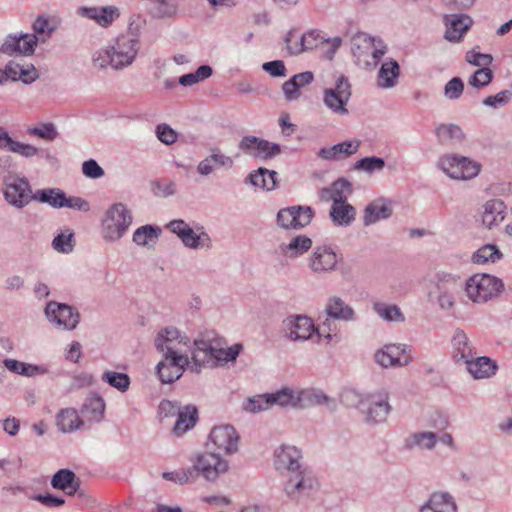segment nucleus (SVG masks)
I'll use <instances>...</instances> for the list:
<instances>
[{
    "instance_id": "60",
    "label": "nucleus",
    "mask_w": 512,
    "mask_h": 512,
    "mask_svg": "<svg viewBox=\"0 0 512 512\" xmlns=\"http://www.w3.org/2000/svg\"><path fill=\"white\" fill-rule=\"evenodd\" d=\"M27 132L29 135L37 136L47 141H53L58 136V132L52 123H44L39 126L29 128Z\"/></svg>"
},
{
    "instance_id": "32",
    "label": "nucleus",
    "mask_w": 512,
    "mask_h": 512,
    "mask_svg": "<svg viewBox=\"0 0 512 512\" xmlns=\"http://www.w3.org/2000/svg\"><path fill=\"white\" fill-rule=\"evenodd\" d=\"M324 312L332 319L346 322L355 319L354 309L338 296H332L327 300Z\"/></svg>"
},
{
    "instance_id": "34",
    "label": "nucleus",
    "mask_w": 512,
    "mask_h": 512,
    "mask_svg": "<svg viewBox=\"0 0 512 512\" xmlns=\"http://www.w3.org/2000/svg\"><path fill=\"white\" fill-rule=\"evenodd\" d=\"M312 240L306 235H297L288 243L279 245L280 252L289 259L298 258L307 253L312 248Z\"/></svg>"
},
{
    "instance_id": "64",
    "label": "nucleus",
    "mask_w": 512,
    "mask_h": 512,
    "mask_svg": "<svg viewBox=\"0 0 512 512\" xmlns=\"http://www.w3.org/2000/svg\"><path fill=\"white\" fill-rule=\"evenodd\" d=\"M464 89L463 81L459 77H454L448 81L444 87V95L451 100L458 99Z\"/></svg>"
},
{
    "instance_id": "38",
    "label": "nucleus",
    "mask_w": 512,
    "mask_h": 512,
    "mask_svg": "<svg viewBox=\"0 0 512 512\" xmlns=\"http://www.w3.org/2000/svg\"><path fill=\"white\" fill-rule=\"evenodd\" d=\"M56 425L63 433H71L81 428L84 422L73 408L61 409L56 416Z\"/></svg>"
},
{
    "instance_id": "43",
    "label": "nucleus",
    "mask_w": 512,
    "mask_h": 512,
    "mask_svg": "<svg viewBox=\"0 0 512 512\" xmlns=\"http://www.w3.org/2000/svg\"><path fill=\"white\" fill-rule=\"evenodd\" d=\"M271 405L282 408L298 409V389L283 387L276 392L270 393Z\"/></svg>"
},
{
    "instance_id": "2",
    "label": "nucleus",
    "mask_w": 512,
    "mask_h": 512,
    "mask_svg": "<svg viewBox=\"0 0 512 512\" xmlns=\"http://www.w3.org/2000/svg\"><path fill=\"white\" fill-rule=\"evenodd\" d=\"M390 392L381 387L366 394H359L355 390H346L342 394V401L346 405H357L369 425H378L386 422L392 411L389 402Z\"/></svg>"
},
{
    "instance_id": "25",
    "label": "nucleus",
    "mask_w": 512,
    "mask_h": 512,
    "mask_svg": "<svg viewBox=\"0 0 512 512\" xmlns=\"http://www.w3.org/2000/svg\"><path fill=\"white\" fill-rule=\"evenodd\" d=\"M393 213L391 201L385 198H378L370 202L363 212L364 226H370L381 220L388 219Z\"/></svg>"
},
{
    "instance_id": "61",
    "label": "nucleus",
    "mask_w": 512,
    "mask_h": 512,
    "mask_svg": "<svg viewBox=\"0 0 512 512\" xmlns=\"http://www.w3.org/2000/svg\"><path fill=\"white\" fill-rule=\"evenodd\" d=\"M8 151L29 159L37 156L41 150L31 144L23 143L13 139V144H11Z\"/></svg>"
},
{
    "instance_id": "47",
    "label": "nucleus",
    "mask_w": 512,
    "mask_h": 512,
    "mask_svg": "<svg viewBox=\"0 0 512 512\" xmlns=\"http://www.w3.org/2000/svg\"><path fill=\"white\" fill-rule=\"evenodd\" d=\"M437 443V436L434 432L423 431L412 434L408 440L410 448L418 447L420 449L431 450Z\"/></svg>"
},
{
    "instance_id": "30",
    "label": "nucleus",
    "mask_w": 512,
    "mask_h": 512,
    "mask_svg": "<svg viewBox=\"0 0 512 512\" xmlns=\"http://www.w3.org/2000/svg\"><path fill=\"white\" fill-rule=\"evenodd\" d=\"M506 206L500 199H491L482 206V224L493 229L498 226L505 218Z\"/></svg>"
},
{
    "instance_id": "35",
    "label": "nucleus",
    "mask_w": 512,
    "mask_h": 512,
    "mask_svg": "<svg viewBox=\"0 0 512 512\" xmlns=\"http://www.w3.org/2000/svg\"><path fill=\"white\" fill-rule=\"evenodd\" d=\"M400 75V66L394 59L386 60L382 63L378 76L377 85L383 89L393 88L398 83Z\"/></svg>"
},
{
    "instance_id": "22",
    "label": "nucleus",
    "mask_w": 512,
    "mask_h": 512,
    "mask_svg": "<svg viewBox=\"0 0 512 512\" xmlns=\"http://www.w3.org/2000/svg\"><path fill=\"white\" fill-rule=\"evenodd\" d=\"M38 37L36 35H9L2 44L0 51L7 55H31L34 53Z\"/></svg>"
},
{
    "instance_id": "8",
    "label": "nucleus",
    "mask_w": 512,
    "mask_h": 512,
    "mask_svg": "<svg viewBox=\"0 0 512 512\" xmlns=\"http://www.w3.org/2000/svg\"><path fill=\"white\" fill-rule=\"evenodd\" d=\"M191 371L199 373L202 367L226 364L225 349L214 347L211 342L199 339L194 341Z\"/></svg>"
},
{
    "instance_id": "33",
    "label": "nucleus",
    "mask_w": 512,
    "mask_h": 512,
    "mask_svg": "<svg viewBox=\"0 0 512 512\" xmlns=\"http://www.w3.org/2000/svg\"><path fill=\"white\" fill-rule=\"evenodd\" d=\"M51 486L54 489L64 491L69 496H73L80 487V481L73 471L60 469L53 475Z\"/></svg>"
},
{
    "instance_id": "21",
    "label": "nucleus",
    "mask_w": 512,
    "mask_h": 512,
    "mask_svg": "<svg viewBox=\"0 0 512 512\" xmlns=\"http://www.w3.org/2000/svg\"><path fill=\"white\" fill-rule=\"evenodd\" d=\"M189 339L182 336L174 327H167L160 331L155 338V346L161 353L183 354L182 346H187Z\"/></svg>"
},
{
    "instance_id": "52",
    "label": "nucleus",
    "mask_w": 512,
    "mask_h": 512,
    "mask_svg": "<svg viewBox=\"0 0 512 512\" xmlns=\"http://www.w3.org/2000/svg\"><path fill=\"white\" fill-rule=\"evenodd\" d=\"M502 253L497 246L487 244L479 248L472 256V261L475 264H485L487 262H496L501 259Z\"/></svg>"
},
{
    "instance_id": "15",
    "label": "nucleus",
    "mask_w": 512,
    "mask_h": 512,
    "mask_svg": "<svg viewBox=\"0 0 512 512\" xmlns=\"http://www.w3.org/2000/svg\"><path fill=\"white\" fill-rule=\"evenodd\" d=\"M284 484V491L291 499H299L302 496H309L317 489L316 479L304 469L287 475Z\"/></svg>"
},
{
    "instance_id": "18",
    "label": "nucleus",
    "mask_w": 512,
    "mask_h": 512,
    "mask_svg": "<svg viewBox=\"0 0 512 512\" xmlns=\"http://www.w3.org/2000/svg\"><path fill=\"white\" fill-rule=\"evenodd\" d=\"M209 440L218 454H232L238 450L239 435L231 425L226 424L214 427L210 432Z\"/></svg>"
},
{
    "instance_id": "11",
    "label": "nucleus",
    "mask_w": 512,
    "mask_h": 512,
    "mask_svg": "<svg viewBox=\"0 0 512 512\" xmlns=\"http://www.w3.org/2000/svg\"><path fill=\"white\" fill-rule=\"evenodd\" d=\"M341 260V255L331 246L319 245L313 249V252L308 258V267L316 274L331 273L337 269Z\"/></svg>"
},
{
    "instance_id": "45",
    "label": "nucleus",
    "mask_w": 512,
    "mask_h": 512,
    "mask_svg": "<svg viewBox=\"0 0 512 512\" xmlns=\"http://www.w3.org/2000/svg\"><path fill=\"white\" fill-rule=\"evenodd\" d=\"M452 343L457 351V356L464 362L476 355L468 336L463 330L457 329L453 335Z\"/></svg>"
},
{
    "instance_id": "6",
    "label": "nucleus",
    "mask_w": 512,
    "mask_h": 512,
    "mask_svg": "<svg viewBox=\"0 0 512 512\" xmlns=\"http://www.w3.org/2000/svg\"><path fill=\"white\" fill-rule=\"evenodd\" d=\"M437 166L450 178L470 180L480 172V164L458 154H446L439 158Z\"/></svg>"
},
{
    "instance_id": "55",
    "label": "nucleus",
    "mask_w": 512,
    "mask_h": 512,
    "mask_svg": "<svg viewBox=\"0 0 512 512\" xmlns=\"http://www.w3.org/2000/svg\"><path fill=\"white\" fill-rule=\"evenodd\" d=\"M512 99V90H502L496 95H490L483 99V105L494 110L501 109L508 105Z\"/></svg>"
},
{
    "instance_id": "51",
    "label": "nucleus",
    "mask_w": 512,
    "mask_h": 512,
    "mask_svg": "<svg viewBox=\"0 0 512 512\" xmlns=\"http://www.w3.org/2000/svg\"><path fill=\"white\" fill-rule=\"evenodd\" d=\"M270 393L259 394L252 397H248L244 400L242 408L250 413H258L261 411L268 410L271 408Z\"/></svg>"
},
{
    "instance_id": "50",
    "label": "nucleus",
    "mask_w": 512,
    "mask_h": 512,
    "mask_svg": "<svg viewBox=\"0 0 512 512\" xmlns=\"http://www.w3.org/2000/svg\"><path fill=\"white\" fill-rule=\"evenodd\" d=\"M373 309L379 317L390 322H403L405 317L396 305H388L382 302L373 304Z\"/></svg>"
},
{
    "instance_id": "19",
    "label": "nucleus",
    "mask_w": 512,
    "mask_h": 512,
    "mask_svg": "<svg viewBox=\"0 0 512 512\" xmlns=\"http://www.w3.org/2000/svg\"><path fill=\"white\" fill-rule=\"evenodd\" d=\"M301 458V451L295 446L281 445L274 451L273 464L276 471L281 474L286 472L289 475L302 469Z\"/></svg>"
},
{
    "instance_id": "48",
    "label": "nucleus",
    "mask_w": 512,
    "mask_h": 512,
    "mask_svg": "<svg viewBox=\"0 0 512 512\" xmlns=\"http://www.w3.org/2000/svg\"><path fill=\"white\" fill-rule=\"evenodd\" d=\"M161 230L152 225H144L137 228L133 234V242L139 246H146L150 243H154Z\"/></svg>"
},
{
    "instance_id": "58",
    "label": "nucleus",
    "mask_w": 512,
    "mask_h": 512,
    "mask_svg": "<svg viewBox=\"0 0 512 512\" xmlns=\"http://www.w3.org/2000/svg\"><path fill=\"white\" fill-rule=\"evenodd\" d=\"M319 43H324L320 33L316 30H311L302 35V44L299 47H294V53H302L306 50H311L318 46Z\"/></svg>"
},
{
    "instance_id": "3",
    "label": "nucleus",
    "mask_w": 512,
    "mask_h": 512,
    "mask_svg": "<svg viewBox=\"0 0 512 512\" xmlns=\"http://www.w3.org/2000/svg\"><path fill=\"white\" fill-rule=\"evenodd\" d=\"M132 221V212L125 204H112L105 211L101 221L103 238L108 242L120 240L128 231Z\"/></svg>"
},
{
    "instance_id": "46",
    "label": "nucleus",
    "mask_w": 512,
    "mask_h": 512,
    "mask_svg": "<svg viewBox=\"0 0 512 512\" xmlns=\"http://www.w3.org/2000/svg\"><path fill=\"white\" fill-rule=\"evenodd\" d=\"M41 203H47L53 208H64L66 194L59 188L41 189L34 195Z\"/></svg>"
},
{
    "instance_id": "13",
    "label": "nucleus",
    "mask_w": 512,
    "mask_h": 512,
    "mask_svg": "<svg viewBox=\"0 0 512 512\" xmlns=\"http://www.w3.org/2000/svg\"><path fill=\"white\" fill-rule=\"evenodd\" d=\"M47 319L65 330H74L80 320L79 312L67 304L50 301L45 307Z\"/></svg>"
},
{
    "instance_id": "12",
    "label": "nucleus",
    "mask_w": 512,
    "mask_h": 512,
    "mask_svg": "<svg viewBox=\"0 0 512 512\" xmlns=\"http://www.w3.org/2000/svg\"><path fill=\"white\" fill-rule=\"evenodd\" d=\"M314 217V211L310 206H290L280 209L277 213L278 225L286 230L301 229L308 226Z\"/></svg>"
},
{
    "instance_id": "24",
    "label": "nucleus",
    "mask_w": 512,
    "mask_h": 512,
    "mask_svg": "<svg viewBox=\"0 0 512 512\" xmlns=\"http://www.w3.org/2000/svg\"><path fill=\"white\" fill-rule=\"evenodd\" d=\"M78 14L95 21L102 28L110 27L120 17V10L116 6L80 7Z\"/></svg>"
},
{
    "instance_id": "1",
    "label": "nucleus",
    "mask_w": 512,
    "mask_h": 512,
    "mask_svg": "<svg viewBox=\"0 0 512 512\" xmlns=\"http://www.w3.org/2000/svg\"><path fill=\"white\" fill-rule=\"evenodd\" d=\"M141 43L137 32L129 31L119 35L113 43L92 53V67L99 71L111 69L122 71L131 66L140 51Z\"/></svg>"
},
{
    "instance_id": "29",
    "label": "nucleus",
    "mask_w": 512,
    "mask_h": 512,
    "mask_svg": "<svg viewBox=\"0 0 512 512\" xmlns=\"http://www.w3.org/2000/svg\"><path fill=\"white\" fill-rule=\"evenodd\" d=\"M326 405L330 410L336 407L335 401L319 389H298V409Z\"/></svg>"
},
{
    "instance_id": "28",
    "label": "nucleus",
    "mask_w": 512,
    "mask_h": 512,
    "mask_svg": "<svg viewBox=\"0 0 512 512\" xmlns=\"http://www.w3.org/2000/svg\"><path fill=\"white\" fill-rule=\"evenodd\" d=\"M468 372L474 379H487L494 376L498 370L497 363L489 357L473 356L464 362Z\"/></svg>"
},
{
    "instance_id": "57",
    "label": "nucleus",
    "mask_w": 512,
    "mask_h": 512,
    "mask_svg": "<svg viewBox=\"0 0 512 512\" xmlns=\"http://www.w3.org/2000/svg\"><path fill=\"white\" fill-rule=\"evenodd\" d=\"M332 202L339 204L347 201L346 192L351 191V183L346 179H338L332 185Z\"/></svg>"
},
{
    "instance_id": "9",
    "label": "nucleus",
    "mask_w": 512,
    "mask_h": 512,
    "mask_svg": "<svg viewBox=\"0 0 512 512\" xmlns=\"http://www.w3.org/2000/svg\"><path fill=\"white\" fill-rule=\"evenodd\" d=\"M4 198L12 206L23 208L34 196L29 181L24 177L9 174L3 178Z\"/></svg>"
},
{
    "instance_id": "42",
    "label": "nucleus",
    "mask_w": 512,
    "mask_h": 512,
    "mask_svg": "<svg viewBox=\"0 0 512 512\" xmlns=\"http://www.w3.org/2000/svg\"><path fill=\"white\" fill-rule=\"evenodd\" d=\"M435 133L439 143L445 146L458 144L463 138L461 128L455 124H440Z\"/></svg>"
},
{
    "instance_id": "26",
    "label": "nucleus",
    "mask_w": 512,
    "mask_h": 512,
    "mask_svg": "<svg viewBox=\"0 0 512 512\" xmlns=\"http://www.w3.org/2000/svg\"><path fill=\"white\" fill-rule=\"evenodd\" d=\"M404 352L405 348L403 345H385L382 349L376 351L374 354V360L383 368L406 366L409 361L401 360V356L404 354Z\"/></svg>"
},
{
    "instance_id": "44",
    "label": "nucleus",
    "mask_w": 512,
    "mask_h": 512,
    "mask_svg": "<svg viewBox=\"0 0 512 512\" xmlns=\"http://www.w3.org/2000/svg\"><path fill=\"white\" fill-rule=\"evenodd\" d=\"M105 402L100 396L87 398L82 406V414L89 421L100 422L104 416Z\"/></svg>"
},
{
    "instance_id": "59",
    "label": "nucleus",
    "mask_w": 512,
    "mask_h": 512,
    "mask_svg": "<svg viewBox=\"0 0 512 512\" xmlns=\"http://www.w3.org/2000/svg\"><path fill=\"white\" fill-rule=\"evenodd\" d=\"M386 45L381 39L375 38L373 42V49L370 50L369 58L364 59V67L371 69L375 67L381 57L386 53Z\"/></svg>"
},
{
    "instance_id": "16",
    "label": "nucleus",
    "mask_w": 512,
    "mask_h": 512,
    "mask_svg": "<svg viewBox=\"0 0 512 512\" xmlns=\"http://www.w3.org/2000/svg\"><path fill=\"white\" fill-rule=\"evenodd\" d=\"M164 359L157 365V374L162 383H172L179 379L185 367L189 366V359L185 354L163 353Z\"/></svg>"
},
{
    "instance_id": "4",
    "label": "nucleus",
    "mask_w": 512,
    "mask_h": 512,
    "mask_svg": "<svg viewBox=\"0 0 512 512\" xmlns=\"http://www.w3.org/2000/svg\"><path fill=\"white\" fill-rule=\"evenodd\" d=\"M501 279L490 274H474L467 279L464 290L474 303L483 304L497 297L503 290Z\"/></svg>"
},
{
    "instance_id": "7",
    "label": "nucleus",
    "mask_w": 512,
    "mask_h": 512,
    "mask_svg": "<svg viewBox=\"0 0 512 512\" xmlns=\"http://www.w3.org/2000/svg\"><path fill=\"white\" fill-rule=\"evenodd\" d=\"M351 95V84L346 76L341 75L336 79L334 87L323 90V103L336 115H348L347 104Z\"/></svg>"
},
{
    "instance_id": "5",
    "label": "nucleus",
    "mask_w": 512,
    "mask_h": 512,
    "mask_svg": "<svg viewBox=\"0 0 512 512\" xmlns=\"http://www.w3.org/2000/svg\"><path fill=\"white\" fill-rule=\"evenodd\" d=\"M166 228L176 234L187 248L198 250L212 248V240L203 226L193 229L188 223L182 219L171 220Z\"/></svg>"
},
{
    "instance_id": "14",
    "label": "nucleus",
    "mask_w": 512,
    "mask_h": 512,
    "mask_svg": "<svg viewBox=\"0 0 512 512\" xmlns=\"http://www.w3.org/2000/svg\"><path fill=\"white\" fill-rule=\"evenodd\" d=\"M238 148L244 154L261 160L273 158L281 153L278 144L250 135L240 140Z\"/></svg>"
},
{
    "instance_id": "62",
    "label": "nucleus",
    "mask_w": 512,
    "mask_h": 512,
    "mask_svg": "<svg viewBox=\"0 0 512 512\" xmlns=\"http://www.w3.org/2000/svg\"><path fill=\"white\" fill-rule=\"evenodd\" d=\"M492 77V71L486 66L473 73L469 79V84L476 88H482L491 82Z\"/></svg>"
},
{
    "instance_id": "53",
    "label": "nucleus",
    "mask_w": 512,
    "mask_h": 512,
    "mask_svg": "<svg viewBox=\"0 0 512 512\" xmlns=\"http://www.w3.org/2000/svg\"><path fill=\"white\" fill-rule=\"evenodd\" d=\"M212 73L213 70L209 65H201L195 72L182 75L179 78V84L185 87L192 86L209 78Z\"/></svg>"
},
{
    "instance_id": "36",
    "label": "nucleus",
    "mask_w": 512,
    "mask_h": 512,
    "mask_svg": "<svg viewBox=\"0 0 512 512\" xmlns=\"http://www.w3.org/2000/svg\"><path fill=\"white\" fill-rule=\"evenodd\" d=\"M198 420L197 408L193 405H186L182 407L177 415L176 423L173 427V433L176 436H181L188 430L193 428Z\"/></svg>"
},
{
    "instance_id": "63",
    "label": "nucleus",
    "mask_w": 512,
    "mask_h": 512,
    "mask_svg": "<svg viewBox=\"0 0 512 512\" xmlns=\"http://www.w3.org/2000/svg\"><path fill=\"white\" fill-rule=\"evenodd\" d=\"M162 477L165 480L177 482L179 484H185L189 482L190 480H193L195 478L193 470L190 468L188 469H182L179 471H173V472H164L162 474Z\"/></svg>"
},
{
    "instance_id": "23",
    "label": "nucleus",
    "mask_w": 512,
    "mask_h": 512,
    "mask_svg": "<svg viewBox=\"0 0 512 512\" xmlns=\"http://www.w3.org/2000/svg\"><path fill=\"white\" fill-rule=\"evenodd\" d=\"M443 23L446 27L444 38L449 42H459L473 21L466 14H446L443 17Z\"/></svg>"
},
{
    "instance_id": "39",
    "label": "nucleus",
    "mask_w": 512,
    "mask_h": 512,
    "mask_svg": "<svg viewBox=\"0 0 512 512\" xmlns=\"http://www.w3.org/2000/svg\"><path fill=\"white\" fill-rule=\"evenodd\" d=\"M359 146V141H344L342 143L333 145L332 147L320 149L318 156L324 160L339 159L341 154L349 156L356 153Z\"/></svg>"
},
{
    "instance_id": "49",
    "label": "nucleus",
    "mask_w": 512,
    "mask_h": 512,
    "mask_svg": "<svg viewBox=\"0 0 512 512\" xmlns=\"http://www.w3.org/2000/svg\"><path fill=\"white\" fill-rule=\"evenodd\" d=\"M101 380L120 392H126L131 383L130 377L126 373L110 370L103 372Z\"/></svg>"
},
{
    "instance_id": "17",
    "label": "nucleus",
    "mask_w": 512,
    "mask_h": 512,
    "mask_svg": "<svg viewBox=\"0 0 512 512\" xmlns=\"http://www.w3.org/2000/svg\"><path fill=\"white\" fill-rule=\"evenodd\" d=\"M284 336L291 341H306L315 332L311 318L305 315H290L283 320Z\"/></svg>"
},
{
    "instance_id": "10",
    "label": "nucleus",
    "mask_w": 512,
    "mask_h": 512,
    "mask_svg": "<svg viewBox=\"0 0 512 512\" xmlns=\"http://www.w3.org/2000/svg\"><path fill=\"white\" fill-rule=\"evenodd\" d=\"M460 279L451 274L439 276L435 286V300L441 310L450 311L456 304V297L462 291Z\"/></svg>"
},
{
    "instance_id": "41",
    "label": "nucleus",
    "mask_w": 512,
    "mask_h": 512,
    "mask_svg": "<svg viewBox=\"0 0 512 512\" xmlns=\"http://www.w3.org/2000/svg\"><path fill=\"white\" fill-rule=\"evenodd\" d=\"M355 216V208L347 201L331 206L330 217L336 225L349 226L355 220Z\"/></svg>"
},
{
    "instance_id": "56",
    "label": "nucleus",
    "mask_w": 512,
    "mask_h": 512,
    "mask_svg": "<svg viewBox=\"0 0 512 512\" xmlns=\"http://www.w3.org/2000/svg\"><path fill=\"white\" fill-rule=\"evenodd\" d=\"M73 232L70 229H66L64 233L58 234L52 242L53 248L62 253H69L73 250Z\"/></svg>"
},
{
    "instance_id": "54",
    "label": "nucleus",
    "mask_w": 512,
    "mask_h": 512,
    "mask_svg": "<svg viewBox=\"0 0 512 512\" xmlns=\"http://www.w3.org/2000/svg\"><path fill=\"white\" fill-rule=\"evenodd\" d=\"M384 167V159L376 156L364 157L354 164L355 170L363 171L368 174H373L376 171H382Z\"/></svg>"
},
{
    "instance_id": "40",
    "label": "nucleus",
    "mask_w": 512,
    "mask_h": 512,
    "mask_svg": "<svg viewBox=\"0 0 512 512\" xmlns=\"http://www.w3.org/2000/svg\"><path fill=\"white\" fill-rule=\"evenodd\" d=\"M248 179L253 186L270 191L277 185V172L260 167L250 173Z\"/></svg>"
},
{
    "instance_id": "20",
    "label": "nucleus",
    "mask_w": 512,
    "mask_h": 512,
    "mask_svg": "<svg viewBox=\"0 0 512 512\" xmlns=\"http://www.w3.org/2000/svg\"><path fill=\"white\" fill-rule=\"evenodd\" d=\"M228 463L216 452L201 454L197 457L193 471L200 473L206 480L214 481L221 473L226 472Z\"/></svg>"
},
{
    "instance_id": "37",
    "label": "nucleus",
    "mask_w": 512,
    "mask_h": 512,
    "mask_svg": "<svg viewBox=\"0 0 512 512\" xmlns=\"http://www.w3.org/2000/svg\"><path fill=\"white\" fill-rule=\"evenodd\" d=\"M375 38L365 32H358L351 40V52L359 64H364V59L369 58L370 50L373 49Z\"/></svg>"
},
{
    "instance_id": "31",
    "label": "nucleus",
    "mask_w": 512,
    "mask_h": 512,
    "mask_svg": "<svg viewBox=\"0 0 512 512\" xmlns=\"http://www.w3.org/2000/svg\"><path fill=\"white\" fill-rule=\"evenodd\" d=\"M420 512H457L456 502L448 492H433Z\"/></svg>"
},
{
    "instance_id": "27",
    "label": "nucleus",
    "mask_w": 512,
    "mask_h": 512,
    "mask_svg": "<svg viewBox=\"0 0 512 512\" xmlns=\"http://www.w3.org/2000/svg\"><path fill=\"white\" fill-rule=\"evenodd\" d=\"M234 165L233 159L225 155L219 148H212L211 154L201 160L197 165V172L201 176H209L217 167L231 169Z\"/></svg>"
}]
</instances>
